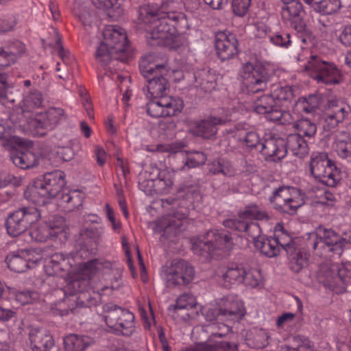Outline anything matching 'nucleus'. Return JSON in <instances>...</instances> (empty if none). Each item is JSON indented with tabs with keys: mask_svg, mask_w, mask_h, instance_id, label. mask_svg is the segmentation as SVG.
I'll return each instance as SVG.
<instances>
[{
	"mask_svg": "<svg viewBox=\"0 0 351 351\" xmlns=\"http://www.w3.org/2000/svg\"><path fill=\"white\" fill-rule=\"evenodd\" d=\"M179 10L180 4L173 0H166L160 5L147 4L139 7V21L150 25L147 38L154 42L151 45L168 44L189 28L186 16Z\"/></svg>",
	"mask_w": 351,
	"mask_h": 351,
	"instance_id": "1",
	"label": "nucleus"
},
{
	"mask_svg": "<svg viewBox=\"0 0 351 351\" xmlns=\"http://www.w3.org/2000/svg\"><path fill=\"white\" fill-rule=\"evenodd\" d=\"M101 263L97 259H93L82 263L79 274L70 279L62 289H56L55 295H64V298L51 305V311L55 315L64 316L77 314L86 303L80 300L79 293H82L89 284L92 276L101 268Z\"/></svg>",
	"mask_w": 351,
	"mask_h": 351,
	"instance_id": "2",
	"label": "nucleus"
},
{
	"mask_svg": "<svg viewBox=\"0 0 351 351\" xmlns=\"http://www.w3.org/2000/svg\"><path fill=\"white\" fill-rule=\"evenodd\" d=\"M64 185L63 172L54 171L45 173L36 179L24 192L26 199L36 204H45L53 198L60 199Z\"/></svg>",
	"mask_w": 351,
	"mask_h": 351,
	"instance_id": "3",
	"label": "nucleus"
},
{
	"mask_svg": "<svg viewBox=\"0 0 351 351\" xmlns=\"http://www.w3.org/2000/svg\"><path fill=\"white\" fill-rule=\"evenodd\" d=\"M104 319L108 328L117 335L130 337L135 331L134 315L112 303L103 306Z\"/></svg>",
	"mask_w": 351,
	"mask_h": 351,
	"instance_id": "4",
	"label": "nucleus"
},
{
	"mask_svg": "<svg viewBox=\"0 0 351 351\" xmlns=\"http://www.w3.org/2000/svg\"><path fill=\"white\" fill-rule=\"evenodd\" d=\"M304 71L317 84L330 86L339 84L341 82V74L337 66L332 62L324 60L317 55L309 57L304 66Z\"/></svg>",
	"mask_w": 351,
	"mask_h": 351,
	"instance_id": "5",
	"label": "nucleus"
},
{
	"mask_svg": "<svg viewBox=\"0 0 351 351\" xmlns=\"http://www.w3.org/2000/svg\"><path fill=\"white\" fill-rule=\"evenodd\" d=\"M269 201L274 209L280 213L293 215L304 204V198L298 188L282 185L274 189Z\"/></svg>",
	"mask_w": 351,
	"mask_h": 351,
	"instance_id": "6",
	"label": "nucleus"
},
{
	"mask_svg": "<svg viewBox=\"0 0 351 351\" xmlns=\"http://www.w3.org/2000/svg\"><path fill=\"white\" fill-rule=\"evenodd\" d=\"M310 170L312 176L325 185L334 187L341 180L340 171L325 152L311 155Z\"/></svg>",
	"mask_w": 351,
	"mask_h": 351,
	"instance_id": "7",
	"label": "nucleus"
},
{
	"mask_svg": "<svg viewBox=\"0 0 351 351\" xmlns=\"http://www.w3.org/2000/svg\"><path fill=\"white\" fill-rule=\"evenodd\" d=\"M245 314V309L242 302L233 297L221 298L217 305L208 308L204 313L206 321L213 322L215 320L237 322Z\"/></svg>",
	"mask_w": 351,
	"mask_h": 351,
	"instance_id": "8",
	"label": "nucleus"
},
{
	"mask_svg": "<svg viewBox=\"0 0 351 351\" xmlns=\"http://www.w3.org/2000/svg\"><path fill=\"white\" fill-rule=\"evenodd\" d=\"M40 218V213L37 208L22 207L8 217L5 222L7 232L13 237L19 236Z\"/></svg>",
	"mask_w": 351,
	"mask_h": 351,
	"instance_id": "9",
	"label": "nucleus"
},
{
	"mask_svg": "<svg viewBox=\"0 0 351 351\" xmlns=\"http://www.w3.org/2000/svg\"><path fill=\"white\" fill-rule=\"evenodd\" d=\"M243 86L247 93L254 94L264 91L270 80L267 69L261 64L253 65L245 63L241 73Z\"/></svg>",
	"mask_w": 351,
	"mask_h": 351,
	"instance_id": "10",
	"label": "nucleus"
},
{
	"mask_svg": "<svg viewBox=\"0 0 351 351\" xmlns=\"http://www.w3.org/2000/svg\"><path fill=\"white\" fill-rule=\"evenodd\" d=\"M163 271L165 284L169 288L186 287L192 282L195 276L194 267L182 259L173 261Z\"/></svg>",
	"mask_w": 351,
	"mask_h": 351,
	"instance_id": "11",
	"label": "nucleus"
},
{
	"mask_svg": "<svg viewBox=\"0 0 351 351\" xmlns=\"http://www.w3.org/2000/svg\"><path fill=\"white\" fill-rule=\"evenodd\" d=\"M271 93L258 97L254 104L256 112L265 114L266 118L271 121L282 125L290 124L293 119L289 110L278 109Z\"/></svg>",
	"mask_w": 351,
	"mask_h": 351,
	"instance_id": "12",
	"label": "nucleus"
},
{
	"mask_svg": "<svg viewBox=\"0 0 351 351\" xmlns=\"http://www.w3.org/2000/svg\"><path fill=\"white\" fill-rule=\"evenodd\" d=\"M311 236L316 239L312 243L314 250L317 247L319 243H323L329 247V251L338 255L342 254L343 248L346 243V239L342 238L335 230L327 229L324 226H319L315 232L313 233Z\"/></svg>",
	"mask_w": 351,
	"mask_h": 351,
	"instance_id": "13",
	"label": "nucleus"
},
{
	"mask_svg": "<svg viewBox=\"0 0 351 351\" xmlns=\"http://www.w3.org/2000/svg\"><path fill=\"white\" fill-rule=\"evenodd\" d=\"M215 47L221 61L233 58L239 53V41L235 34L228 32H219L215 34Z\"/></svg>",
	"mask_w": 351,
	"mask_h": 351,
	"instance_id": "14",
	"label": "nucleus"
},
{
	"mask_svg": "<svg viewBox=\"0 0 351 351\" xmlns=\"http://www.w3.org/2000/svg\"><path fill=\"white\" fill-rule=\"evenodd\" d=\"M230 120V113L228 110L220 109L217 115H212L207 119L197 123L194 128V133L204 138H211L217 132L218 125L225 124Z\"/></svg>",
	"mask_w": 351,
	"mask_h": 351,
	"instance_id": "15",
	"label": "nucleus"
},
{
	"mask_svg": "<svg viewBox=\"0 0 351 351\" xmlns=\"http://www.w3.org/2000/svg\"><path fill=\"white\" fill-rule=\"evenodd\" d=\"M54 219L56 221L42 223L32 229L29 232L32 239L37 242H45L49 239L57 237L63 231L65 221L60 216H56Z\"/></svg>",
	"mask_w": 351,
	"mask_h": 351,
	"instance_id": "16",
	"label": "nucleus"
},
{
	"mask_svg": "<svg viewBox=\"0 0 351 351\" xmlns=\"http://www.w3.org/2000/svg\"><path fill=\"white\" fill-rule=\"evenodd\" d=\"M104 40L117 56L123 53L128 47L125 30L118 26H107L103 31Z\"/></svg>",
	"mask_w": 351,
	"mask_h": 351,
	"instance_id": "17",
	"label": "nucleus"
},
{
	"mask_svg": "<svg viewBox=\"0 0 351 351\" xmlns=\"http://www.w3.org/2000/svg\"><path fill=\"white\" fill-rule=\"evenodd\" d=\"M261 152L267 161L278 162L287 155L286 142L282 138L270 137L262 143Z\"/></svg>",
	"mask_w": 351,
	"mask_h": 351,
	"instance_id": "18",
	"label": "nucleus"
},
{
	"mask_svg": "<svg viewBox=\"0 0 351 351\" xmlns=\"http://www.w3.org/2000/svg\"><path fill=\"white\" fill-rule=\"evenodd\" d=\"M223 225L226 228L240 232H245L252 239H255L261 234L259 224L256 222L248 221L246 217H242L241 210L238 213L237 217L224 220Z\"/></svg>",
	"mask_w": 351,
	"mask_h": 351,
	"instance_id": "19",
	"label": "nucleus"
},
{
	"mask_svg": "<svg viewBox=\"0 0 351 351\" xmlns=\"http://www.w3.org/2000/svg\"><path fill=\"white\" fill-rule=\"evenodd\" d=\"M282 17L285 21H289L293 29H304L306 23L304 17L305 11L302 3L298 0L281 8Z\"/></svg>",
	"mask_w": 351,
	"mask_h": 351,
	"instance_id": "20",
	"label": "nucleus"
},
{
	"mask_svg": "<svg viewBox=\"0 0 351 351\" xmlns=\"http://www.w3.org/2000/svg\"><path fill=\"white\" fill-rule=\"evenodd\" d=\"M29 338L33 351H49L54 346V340L51 335L43 328L31 327Z\"/></svg>",
	"mask_w": 351,
	"mask_h": 351,
	"instance_id": "21",
	"label": "nucleus"
},
{
	"mask_svg": "<svg viewBox=\"0 0 351 351\" xmlns=\"http://www.w3.org/2000/svg\"><path fill=\"white\" fill-rule=\"evenodd\" d=\"M10 158L15 166L23 169H32L38 166L40 160L32 151L23 147L12 151Z\"/></svg>",
	"mask_w": 351,
	"mask_h": 351,
	"instance_id": "22",
	"label": "nucleus"
},
{
	"mask_svg": "<svg viewBox=\"0 0 351 351\" xmlns=\"http://www.w3.org/2000/svg\"><path fill=\"white\" fill-rule=\"evenodd\" d=\"M209 236L216 256H223L232 247V239L230 234L223 230H210L207 232Z\"/></svg>",
	"mask_w": 351,
	"mask_h": 351,
	"instance_id": "23",
	"label": "nucleus"
},
{
	"mask_svg": "<svg viewBox=\"0 0 351 351\" xmlns=\"http://www.w3.org/2000/svg\"><path fill=\"white\" fill-rule=\"evenodd\" d=\"M271 93L278 109H288L295 104L293 89L291 86H282L280 84H274L271 86Z\"/></svg>",
	"mask_w": 351,
	"mask_h": 351,
	"instance_id": "24",
	"label": "nucleus"
},
{
	"mask_svg": "<svg viewBox=\"0 0 351 351\" xmlns=\"http://www.w3.org/2000/svg\"><path fill=\"white\" fill-rule=\"evenodd\" d=\"M100 239L101 232L97 228H90L82 230L80 233L79 242L81 248L77 252V255L82 257L84 254L86 255L89 251L93 252Z\"/></svg>",
	"mask_w": 351,
	"mask_h": 351,
	"instance_id": "25",
	"label": "nucleus"
},
{
	"mask_svg": "<svg viewBox=\"0 0 351 351\" xmlns=\"http://www.w3.org/2000/svg\"><path fill=\"white\" fill-rule=\"evenodd\" d=\"M94 343V339L89 336L71 334L64 339L66 351H84Z\"/></svg>",
	"mask_w": 351,
	"mask_h": 351,
	"instance_id": "26",
	"label": "nucleus"
},
{
	"mask_svg": "<svg viewBox=\"0 0 351 351\" xmlns=\"http://www.w3.org/2000/svg\"><path fill=\"white\" fill-rule=\"evenodd\" d=\"M217 275L225 282L229 284L241 283L244 279L245 268L240 265H232L226 269H219L217 271Z\"/></svg>",
	"mask_w": 351,
	"mask_h": 351,
	"instance_id": "27",
	"label": "nucleus"
},
{
	"mask_svg": "<svg viewBox=\"0 0 351 351\" xmlns=\"http://www.w3.org/2000/svg\"><path fill=\"white\" fill-rule=\"evenodd\" d=\"M254 246L260 252L268 257L277 256L280 252L279 246L274 238H265V237L258 236L255 239H252Z\"/></svg>",
	"mask_w": 351,
	"mask_h": 351,
	"instance_id": "28",
	"label": "nucleus"
},
{
	"mask_svg": "<svg viewBox=\"0 0 351 351\" xmlns=\"http://www.w3.org/2000/svg\"><path fill=\"white\" fill-rule=\"evenodd\" d=\"M84 197V194L78 190L68 192L64 190L61 193L59 200L61 204H65L66 209L71 211L75 209H79L82 206Z\"/></svg>",
	"mask_w": 351,
	"mask_h": 351,
	"instance_id": "29",
	"label": "nucleus"
},
{
	"mask_svg": "<svg viewBox=\"0 0 351 351\" xmlns=\"http://www.w3.org/2000/svg\"><path fill=\"white\" fill-rule=\"evenodd\" d=\"M286 142V149H289L294 155L300 158L306 156L308 152V147L306 141L297 134L288 136Z\"/></svg>",
	"mask_w": 351,
	"mask_h": 351,
	"instance_id": "30",
	"label": "nucleus"
},
{
	"mask_svg": "<svg viewBox=\"0 0 351 351\" xmlns=\"http://www.w3.org/2000/svg\"><path fill=\"white\" fill-rule=\"evenodd\" d=\"M196 87L200 88L205 93H210L215 88L216 79L209 71L202 69L194 73Z\"/></svg>",
	"mask_w": 351,
	"mask_h": 351,
	"instance_id": "31",
	"label": "nucleus"
},
{
	"mask_svg": "<svg viewBox=\"0 0 351 351\" xmlns=\"http://www.w3.org/2000/svg\"><path fill=\"white\" fill-rule=\"evenodd\" d=\"M65 257L62 253H56L45 258L44 269L48 276H58L63 270Z\"/></svg>",
	"mask_w": 351,
	"mask_h": 351,
	"instance_id": "32",
	"label": "nucleus"
},
{
	"mask_svg": "<svg viewBox=\"0 0 351 351\" xmlns=\"http://www.w3.org/2000/svg\"><path fill=\"white\" fill-rule=\"evenodd\" d=\"M146 86L151 97L162 98L167 94V90L169 88V83L166 77L160 76L156 80H154V78L148 80Z\"/></svg>",
	"mask_w": 351,
	"mask_h": 351,
	"instance_id": "33",
	"label": "nucleus"
},
{
	"mask_svg": "<svg viewBox=\"0 0 351 351\" xmlns=\"http://www.w3.org/2000/svg\"><path fill=\"white\" fill-rule=\"evenodd\" d=\"M310 6L322 15H330L340 10L341 3L340 0H316Z\"/></svg>",
	"mask_w": 351,
	"mask_h": 351,
	"instance_id": "34",
	"label": "nucleus"
},
{
	"mask_svg": "<svg viewBox=\"0 0 351 351\" xmlns=\"http://www.w3.org/2000/svg\"><path fill=\"white\" fill-rule=\"evenodd\" d=\"M335 149L338 156L347 158L351 156V138L346 131L339 132L335 136Z\"/></svg>",
	"mask_w": 351,
	"mask_h": 351,
	"instance_id": "35",
	"label": "nucleus"
},
{
	"mask_svg": "<svg viewBox=\"0 0 351 351\" xmlns=\"http://www.w3.org/2000/svg\"><path fill=\"white\" fill-rule=\"evenodd\" d=\"M209 236L206 234L203 239H199L193 243L192 250L193 252L200 256L206 258L216 256Z\"/></svg>",
	"mask_w": 351,
	"mask_h": 351,
	"instance_id": "36",
	"label": "nucleus"
},
{
	"mask_svg": "<svg viewBox=\"0 0 351 351\" xmlns=\"http://www.w3.org/2000/svg\"><path fill=\"white\" fill-rule=\"evenodd\" d=\"M199 351H237L238 344L226 341H216L213 343L206 341L197 345Z\"/></svg>",
	"mask_w": 351,
	"mask_h": 351,
	"instance_id": "37",
	"label": "nucleus"
},
{
	"mask_svg": "<svg viewBox=\"0 0 351 351\" xmlns=\"http://www.w3.org/2000/svg\"><path fill=\"white\" fill-rule=\"evenodd\" d=\"M289 258V267L295 273H299L306 265L308 254L304 250L298 249L292 253H287Z\"/></svg>",
	"mask_w": 351,
	"mask_h": 351,
	"instance_id": "38",
	"label": "nucleus"
},
{
	"mask_svg": "<svg viewBox=\"0 0 351 351\" xmlns=\"http://www.w3.org/2000/svg\"><path fill=\"white\" fill-rule=\"evenodd\" d=\"M161 99L165 117L176 116L183 109L184 102L180 98L163 97Z\"/></svg>",
	"mask_w": 351,
	"mask_h": 351,
	"instance_id": "39",
	"label": "nucleus"
},
{
	"mask_svg": "<svg viewBox=\"0 0 351 351\" xmlns=\"http://www.w3.org/2000/svg\"><path fill=\"white\" fill-rule=\"evenodd\" d=\"M241 217L248 220L269 221L271 217L269 214L256 204H250L241 210Z\"/></svg>",
	"mask_w": 351,
	"mask_h": 351,
	"instance_id": "40",
	"label": "nucleus"
},
{
	"mask_svg": "<svg viewBox=\"0 0 351 351\" xmlns=\"http://www.w3.org/2000/svg\"><path fill=\"white\" fill-rule=\"evenodd\" d=\"M201 330L209 335L207 341L213 337L222 338L231 332L232 328L223 323H210L201 327Z\"/></svg>",
	"mask_w": 351,
	"mask_h": 351,
	"instance_id": "41",
	"label": "nucleus"
},
{
	"mask_svg": "<svg viewBox=\"0 0 351 351\" xmlns=\"http://www.w3.org/2000/svg\"><path fill=\"white\" fill-rule=\"evenodd\" d=\"M295 104L300 111L306 114L313 113L319 107V97L317 95H310L308 97L300 98Z\"/></svg>",
	"mask_w": 351,
	"mask_h": 351,
	"instance_id": "42",
	"label": "nucleus"
},
{
	"mask_svg": "<svg viewBox=\"0 0 351 351\" xmlns=\"http://www.w3.org/2000/svg\"><path fill=\"white\" fill-rule=\"evenodd\" d=\"M334 264L324 265L321 267L319 280L325 286L333 289L337 286L335 278L336 272L334 271Z\"/></svg>",
	"mask_w": 351,
	"mask_h": 351,
	"instance_id": "43",
	"label": "nucleus"
},
{
	"mask_svg": "<svg viewBox=\"0 0 351 351\" xmlns=\"http://www.w3.org/2000/svg\"><path fill=\"white\" fill-rule=\"evenodd\" d=\"M96 60L104 64H108L110 62L121 58L120 56H117L113 50H111L108 45L105 44L103 40L97 49L95 53Z\"/></svg>",
	"mask_w": 351,
	"mask_h": 351,
	"instance_id": "44",
	"label": "nucleus"
},
{
	"mask_svg": "<svg viewBox=\"0 0 351 351\" xmlns=\"http://www.w3.org/2000/svg\"><path fill=\"white\" fill-rule=\"evenodd\" d=\"M6 262L8 267L16 273H21L25 271L29 267L28 262L25 260L24 255L16 254L14 253L10 254L6 257Z\"/></svg>",
	"mask_w": 351,
	"mask_h": 351,
	"instance_id": "45",
	"label": "nucleus"
},
{
	"mask_svg": "<svg viewBox=\"0 0 351 351\" xmlns=\"http://www.w3.org/2000/svg\"><path fill=\"white\" fill-rule=\"evenodd\" d=\"M294 127L298 131L297 134L302 137L313 138L317 132L316 124L308 119L298 120L295 123Z\"/></svg>",
	"mask_w": 351,
	"mask_h": 351,
	"instance_id": "46",
	"label": "nucleus"
},
{
	"mask_svg": "<svg viewBox=\"0 0 351 351\" xmlns=\"http://www.w3.org/2000/svg\"><path fill=\"white\" fill-rule=\"evenodd\" d=\"M285 351H315L311 341L301 335L295 336L290 345L285 346Z\"/></svg>",
	"mask_w": 351,
	"mask_h": 351,
	"instance_id": "47",
	"label": "nucleus"
},
{
	"mask_svg": "<svg viewBox=\"0 0 351 351\" xmlns=\"http://www.w3.org/2000/svg\"><path fill=\"white\" fill-rule=\"evenodd\" d=\"M27 128L35 136H43L45 134L46 130H51L44 117L42 119H30L27 121Z\"/></svg>",
	"mask_w": 351,
	"mask_h": 351,
	"instance_id": "48",
	"label": "nucleus"
},
{
	"mask_svg": "<svg viewBox=\"0 0 351 351\" xmlns=\"http://www.w3.org/2000/svg\"><path fill=\"white\" fill-rule=\"evenodd\" d=\"M47 123L49 128L51 130L55 128L61 120L64 119L65 112L62 108H50L46 112L44 117Z\"/></svg>",
	"mask_w": 351,
	"mask_h": 351,
	"instance_id": "49",
	"label": "nucleus"
},
{
	"mask_svg": "<svg viewBox=\"0 0 351 351\" xmlns=\"http://www.w3.org/2000/svg\"><path fill=\"white\" fill-rule=\"evenodd\" d=\"M337 287H344L351 281V271L343 265L334 264Z\"/></svg>",
	"mask_w": 351,
	"mask_h": 351,
	"instance_id": "50",
	"label": "nucleus"
},
{
	"mask_svg": "<svg viewBox=\"0 0 351 351\" xmlns=\"http://www.w3.org/2000/svg\"><path fill=\"white\" fill-rule=\"evenodd\" d=\"M206 156L202 152L189 153L180 170H185L186 168H195L202 165L206 162Z\"/></svg>",
	"mask_w": 351,
	"mask_h": 351,
	"instance_id": "51",
	"label": "nucleus"
},
{
	"mask_svg": "<svg viewBox=\"0 0 351 351\" xmlns=\"http://www.w3.org/2000/svg\"><path fill=\"white\" fill-rule=\"evenodd\" d=\"M279 248L281 247L287 253H292L296 251L295 242L287 234L282 231L274 237Z\"/></svg>",
	"mask_w": 351,
	"mask_h": 351,
	"instance_id": "52",
	"label": "nucleus"
},
{
	"mask_svg": "<svg viewBox=\"0 0 351 351\" xmlns=\"http://www.w3.org/2000/svg\"><path fill=\"white\" fill-rule=\"evenodd\" d=\"M269 42L274 46L288 48L291 43L290 34L286 32H276L268 36Z\"/></svg>",
	"mask_w": 351,
	"mask_h": 351,
	"instance_id": "53",
	"label": "nucleus"
},
{
	"mask_svg": "<svg viewBox=\"0 0 351 351\" xmlns=\"http://www.w3.org/2000/svg\"><path fill=\"white\" fill-rule=\"evenodd\" d=\"M43 96L38 90H33L28 93L23 99L24 105L28 108H36L41 106Z\"/></svg>",
	"mask_w": 351,
	"mask_h": 351,
	"instance_id": "54",
	"label": "nucleus"
},
{
	"mask_svg": "<svg viewBox=\"0 0 351 351\" xmlns=\"http://www.w3.org/2000/svg\"><path fill=\"white\" fill-rule=\"evenodd\" d=\"M13 294L16 302L21 305L32 303L38 298V294L37 292L27 290L14 291L13 292Z\"/></svg>",
	"mask_w": 351,
	"mask_h": 351,
	"instance_id": "55",
	"label": "nucleus"
},
{
	"mask_svg": "<svg viewBox=\"0 0 351 351\" xmlns=\"http://www.w3.org/2000/svg\"><path fill=\"white\" fill-rule=\"evenodd\" d=\"M243 282L245 286L252 288L256 287L261 280V274L259 270L253 269L246 271L245 269V276H243Z\"/></svg>",
	"mask_w": 351,
	"mask_h": 351,
	"instance_id": "56",
	"label": "nucleus"
},
{
	"mask_svg": "<svg viewBox=\"0 0 351 351\" xmlns=\"http://www.w3.org/2000/svg\"><path fill=\"white\" fill-rule=\"evenodd\" d=\"M331 106L332 109L330 112L335 115L336 119H339V121H343L350 112V107L349 105L342 101L335 102V105L333 104V102H332Z\"/></svg>",
	"mask_w": 351,
	"mask_h": 351,
	"instance_id": "57",
	"label": "nucleus"
},
{
	"mask_svg": "<svg viewBox=\"0 0 351 351\" xmlns=\"http://www.w3.org/2000/svg\"><path fill=\"white\" fill-rule=\"evenodd\" d=\"M147 112L154 118L165 117L162 99L149 101L147 104Z\"/></svg>",
	"mask_w": 351,
	"mask_h": 351,
	"instance_id": "58",
	"label": "nucleus"
},
{
	"mask_svg": "<svg viewBox=\"0 0 351 351\" xmlns=\"http://www.w3.org/2000/svg\"><path fill=\"white\" fill-rule=\"evenodd\" d=\"M188 216L187 210L185 211H176L173 213V216H170L169 219H167V224L165 226V230L173 228L177 229L181 226V220L186 219Z\"/></svg>",
	"mask_w": 351,
	"mask_h": 351,
	"instance_id": "59",
	"label": "nucleus"
},
{
	"mask_svg": "<svg viewBox=\"0 0 351 351\" xmlns=\"http://www.w3.org/2000/svg\"><path fill=\"white\" fill-rule=\"evenodd\" d=\"M22 254L24 255L27 262H28V268L34 267L39 263L42 262L43 260V256L40 249H35L22 252Z\"/></svg>",
	"mask_w": 351,
	"mask_h": 351,
	"instance_id": "60",
	"label": "nucleus"
},
{
	"mask_svg": "<svg viewBox=\"0 0 351 351\" xmlns=\"http://www.w3.org/2000/svg\"><path fill=\"white\" fill-rule=\"evenodd\" d=\"M167 73L168 67L167 64H158L157 66H156V68H152V71H149L148 73L143 76V77L146 80V82H148V80H152V78L156 80L160 77V76L166 77Z\"/></svg>",
	"mask_w": 351,
	"mask_h": 351,
	"instance_id": "61",
	"label": "nucleus"
},
{
	"mask_svg": "<svg viewBox=\"0 0 351 351\" xmlns=\"http://www.w3.org/2000/svg\"><path fill=\"white\" fill-rule=\"evenodd\" d=\"M6 47L10 53V56L13 59L14 62L16 61L17 58L21 56L25 50V45L19 40L10 43L8 44Z\"/></svg>",
	"mask_w": 351,
	"mask_h": 351,
	"instance_id": "62",
	"label": "nucleus"
},
{
	"mask_svg": "<svg viewBox=\"0 0 351 351\" xmlns=\"http://www.w3.org/2000/svg\"><path fill=\"white\" fill-rule=\"evenodd\" d=\"M252 0H232V8L233 12L239 16H244L248 11Z\"/></svg>",
	"mask_w": 351,
	"mask_h": 351,
	"instance_id": "63",
	"label": "nucleus"
},
{
	"mask_svg": "<svg viewBox=\"0 0 351 351\" xmlns=\"http://www.w3.org/2000/svg\"><path fill=\"white\" fill-rule=\"evenodd\" d=\"M158 64L153 62V58L151 55L143 57L139 62V69L143 77L152 71V68H156Z\"/></svg>",
	"mask_w": 351,
	"mask_h": 351,
	"instance_id": "64",
	"label": "nucleus"
}]
</instances>
